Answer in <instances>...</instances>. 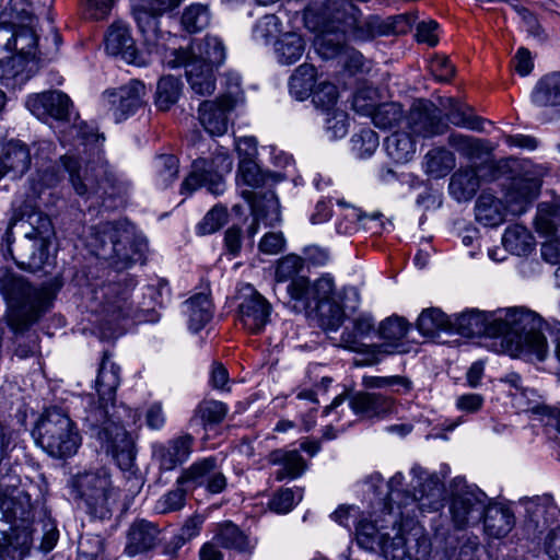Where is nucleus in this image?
Returning a JSON list of instances; mask_svg holds the SVG:
<instances>
[{
    "mask_svg": "<svg viewBox=\"0 0 560 560\" xmlns=\"http://www.w3.org/2000/svg\"><path fill=\"white\" fill-rule=\"evenodd\" d=\"M541 325L540 316L524 308L508 311L504 319L469 311L455 317L452 330L466 338L501 337L503 351L509 355L527 361H544L548 354V343L540 331Z\"/></svg>",
    "mask_w": 560,
    "mask_h": 560,
    "instance_id": "nucleus-1",
    "label": "nucleus"
},
{
    "mask_svg": "<svg viewBox=\"0 0 560 560\" xmlns=\"http://www.w3.org/2000/svg\"><path fill=\"white\" fill-rule=\"evenodd\" d=\"M443 476L436 472H430L421 466H412L410 487L411 492H400V488L404 483L405 477L401 472H396L388 481V500L389 502L397 504V512L395 508L389 504L388 516L393 518L392 523H397L398 517L404 516L402 509L408 505L417 508L421 512H433L438 511L442 506L444 498V485L443 479L450 472L448 467H443ZM413 511V509H411Z\"/></svg>",
    "mask_w": 560,
    "mask_h": 560,
    "instance_id": "nucleus-2",
    "label": "nucleus"
},
{
    "mask_svg": "<svg viewBox=\"0 0 560 560\" xmlns=\"http://www.w3.org/2000/svg\"><path fill=\"white\" fill-rule=\"evenodd\" d=\"M290 304L296 313L315 312L325 329L337 330L343 322L345 313L339 303L334 278L329 275L311 281L300 276L287 287Z\"/></svg>",
    "mask_w": 560,
    "mask_h": 560,
    "instance_id": "nucleus-3",
    "label": "nucleus"
},
{
    "mask_svg": "<svg viewBox=\"0 0 560 560\" xmlns=\"http://www.w3.org/2000/svg\"><path fill=\"white\" fill-rule=\"evenodd\" d=\"M0 293L8 304V324L16 332L36 322L51 302L47 288H35L24 277L9 270L0 275Z\"/></svg>",
    "mask_w": 560,
    "mask_h": 560,
    "instance_id": "nucleus-4",
    "label": "nucleus"
},
{
    "mask_svg": "<svg viewBox=\"0 0 560 560\" xmlns=\"http://www.w3.org/2000/svg\"><path fill=\"white\" fill-rule=\"evenodd\" d=\"M0 49L16 52L5 62L0 59L1 79L13 84L25 83L38 69L42 57H36L37 35L30 27L13 30L11 25H0Z\"/></svg>",
    "mask_w": 560,
    "mask_h": 560,
    "instance_id": "nucleus-5",
    "label": "nucleus"
},
{
    "mask_svg": "<svg viewBox=\"0 0 560 560\" xmlns=\"http://www.w3.org/2000/svg\"><path fill=\"white\" fill-rule=\"evenodd\" d=\"M541 183L538 178L515 179L508 192L505 202L491 194H481L476 202V219L486 226L501 224L508 213L520 215L524 213L529 205L538 197Z\"/></svg>",
    "mask_w": 560,
    "mask_h": 560,
    "instance_id": "nucleus-6",
    "label": "nucleus"
},
{
    "mask_svg": "<svg viewBox=\"0 0 560 560\" xmlns=\"http://www.w3.org/2000/svg\"><path fill=\"white\" fill-rule=\"evenodd\" d=\"M33 436L38 446L56 458L74 455L81 444V436L73 421L57 407L44 412Z\"/></svg>",
    "mask_w": 560,
    "mask_h": 560,
    "instance_id": "nucleus-7",
    "label": "nucleus"
},
{
    "mask_svg": "<svg viewBox=\"0 0 560 560\" xmlns=\"http://www.w3.org/2000/svg\"><path fill=\"white\" fill-rule=\"evenodd\" d=\"M98 401L91 395L81 399L84 408L83 420L88 425L97 427L104 423L108 415L109 402L115 401L116 390L120 384V368L104 353L95 382Z\"/></svg>",
    "mask_w": 560,
    "mask_h": 560,
    "instance_id": "nucleus-8",
    "label": "nucleus"
},
{
    "mask_svg": "<svg viewBox=\"0 0 560 560\" xmlns=\"http://www.w3.org/2000/svg\"><path fill=\"white\" fill-rule=\"evenodd\" d=\"M233 160L228 151L221 149L211 161L197 159L194 161L189 175L182 184V194H191L200 187H207L213 195L225 190L224 175L232 171Z\"/></svg>",
    "mask_w": 560,
    "mask_h": 560,
    "instance_id": "nucleus-9",
    "label": "nucleus"
},
{
    "mask_svg": "<svg viewBox=\"0 0 560 560\" xmlns=\"http://www.w3.org/2000/svg\"><path fill=\"white\" fill-rule=\"evenodd\" d=\"M388 523L392 524L393 518ZM377 527L374 523L366 520H360L355 525V537L358 545L366 550L381 551L385 558L399 560L406 553L407 538L402 535L401 528Z\"/></svg>",
    "mask_w": 560,
    "mask_h": 560,
    "instance_id": "nucleus-10",
    "label": "nucleus"
},
{
    "mask_svg": "<svg viewBox=\"0 0 560 560\" xmlns=\"http://www.w3.org/2000/svg\"><path fill=\"white\" fill-rule=\"evenodd\" d=\"M72 487L90 512L101 516L107 511L109 500L116 497L109 470L105 467L78 474L72 480Z\"/></svg>",
    "mask_w": 560,
    "mask_h": 560,
    "instance_id": "nucleus-11",
    "label": "nucleus"
},
{
    "mask_svg": "<svg viewBox=\"0 0 560 560\" xmlns=\"http://www.w3.org/2000/svg\"><path fill=\"white\" fill-rule=\"evenodd\" d=\"M182 2L183 0H150V12L145 10L135 12L136 22L151 52L159 54L175 46L176 36L168 32H162L156 16L173 11Z\"/></svg>",
    "mask_w": 560,
    "mask_h": 560,
    "instance_id": "nucleus-12",
    "label": "nucleus"
},
{
    "mask_svg": "<svg viewBox=\"0 0 560 560\" xmlns=\"http://www.w3.org/2000/svg\"><path fill=\"white\" fill-rule=\"evenodd\" d=\"M89 427L98 430L96 435L101 448L113 457L120 469L129 470L133 466L136 458L135 442L125 428L118 425L115 421H109L107 418L104 423L97 427Z\"/></svg>",
    "mask_w": 560,
    "mask_h": 560,
    "instance_id": "nucleus-13",
    "label": "nucleus"
},
{
    "mask_svg": "<svg viewBox=\"0 0 560 560\" xmlns=\"http://www.w3.org/2000/svg\"><path fill=\"white\" fill-rule=\"evenodd\" d=\"M455 482L464 483V487L453 495L450 508L452 521L458 529L475 526L482 520L487 494L475 486L466 485L463 478H456Z\"/></svg>",
    "mask_w": 560,
    "mask_h": 560,
    "instance_id": "nucleus-14",
    "label": "nucleus"
},
{
    "mask_svg": "<svg viewBox=\"0 0 560 560\" xmlns=\"http://www.w3.org/2000/svg\"><path fill=\"white\" fill-rule=\"evenodd\" d=\"M163 62L170 68L184 66L187 81L194 93L205 96L210 95L215 89L214 67L200 62V60H187L184 49L172 46L159 52Z\"/></svg>",
    "mask_w": 560,
    "mask_h": 560,
    "instance_id": "nucleus-15",
    "label": "nucleus"
},
{
    "mask_svg": "<svg viewBox=\"0 0 560 560\" xmlns=\"http://www.w3.org/2000/svg\"><path fill=\"white\" fill-rule=\"evenodd\" d=\"M145 86L141 81L129 83L103 93L104 106L112 113L116 122H120L136 114L144 105Z\"/></svg>",
    "mask_w": 560,
    "mask_h": 560,
    "instance_id": "nucleus-16",
    "label": "nucleus"
},
{
    "mask_svg": "<svg viewBox=\"0 0 560 560\" xmlns=\"http://www.w3.org/2000/svg\"><path fill=\"white\" fill-rule=\"evenodd\" d=\"M32 232H25V236L34 241V252L27 261H18V265L32 272L45 269L54 264V258L48 252L49 238L51 235V222L47 215L34 213L30 215Z\"/></svg>",
    "mask_w": 560,
    "mask_h": 560,
    "instance_id": "nucleus-17",
    "label": "nucleus"
},
{
    "mask_svg": "<svg viewBox=\"0 0 560 560\" xmlns=\"http://www.w3.org/2000/svg\"><path fill=\"white\" fill-rule=\"evenodd\" d=\"M195 439L189 433L173 436L151 445L152 459L160 471H172L185 464L194 452Z\"/></svg>",
    "mask_w": 560,
    "mask_h": 560,
    "instance_id": "nucleus-18",
    "label": "nucleus"
},
{
    "mask_svg": "<svg viewBox=\"0 0 560 560\" xmlns=\"http://www.w3.org/2000/svg\"><path fill=\"white\" fill-rule=\"evenodd\" d=\"M178 486L190 485L194 488L206 487L210 493H220L226 487V478L214 457H205L194 462L177 478Z\"/></svg>",
    "mask_w": 560,
    "mask_h": 560,
    "instance_id": "nucleus-19",
    "label": "nucleus"
},
{
    "mask_svg": "<svg viewBox=\"0 0 560 560\" xmlns=\"http://www.w3.org/2000/svg\"><path fill=\"white\" fill-rule=\"evenodd\" d=\"M404 125L412 135L423 138L441 135L446 130V125L438 116L433 104L424 101L413 104Z\"/></svg>",
    "mask_w": 560,
    "mask_h": 560,
    "instance_id": "nucleus-20",
    "label": "nucleus"
},
{
    "mask_svg": "<svg viewBox=\"0 0 560 560\" xmlns=\"http://www.w3.org/2000/svg\"><path fill=\"white\" fill-rule=\"evenodd\" d=\"M248 294L238 305L240 320L252 334L260 332L269 322L271 305L253 287H247Z\"/></svg>",
    "mask_w": 560,
    "mask_h": 560,
    "instance_id": "nucleus-21",
    "label": "nucleus"
},
{
    "mask_svg": "<svg viewBox=\"0 0 560 560\" xmlns=\"http://www.w3.org/2000/svg\"><path fill=\"white\" fill-rule=\"evenodd\" d=\"M237 106V98L206 101L199 105L198 119L211 136H223L229 128V115Z\"/></svg>",
    "mask_w": 560,
    "mask_h": 560,
    "instance_id": "nucleus-22",
    "label": "nucleus"
},
{
    "mask_svg": "<svg viewBox=\"0 0 560 560\" xmlns=\"http://www.w3.org/2000/svg\"><path fill=\"white\" fill-rule=\"evenodd\" d=\"M63 168L69 174V182L75 194L81 197H90L95 194L98 188L100 176L102 170L100 167L85 165L70 155L61 158Z\"/></svg>",
    "mask_w": 560,
    "mask_h": 560,
    "instance_id": "nucleus-23",
    "label": "nucleus"
},
{
    "mask_svg": "<svg viewBox=\"0 0 560 560\" xmlns=\"http://www.w3.org/2000/svg\"><path fill=\"white\" fill-rule=\"evenodd\" d=\"M105 49L109 55L118 56L128 63L138 62V49L129 26L122 21L114 22L105 36Z\"/></svg>",
    "mask_w": 560,
    "mask_h": 560,
    "instance_id": "nucleus-24",
    "label": "nucleus"
},
{
    "mask_svg": "<svg viewBox=\"0 0 560 560\" xmlns=\"http://www.w3.org/2000/svg\"><path fill=\"white\" fill-rule=\"evenodd\" d=\"M351 410L362 418H380L396 411V402L390 396L359 392L350 401Z\"/></svg>",
    "mask_w": 560,
    "mask_h": 560,
    "instance_id": "nucleus-25",
    "label": "nucleus"
},
{
    "mask_svg": "<svg viewBox=\"0 0 560 560\" xmlns=\"http://www.w3.org/2000/svg\"><path fill=\"white\" fill-rule=\"evenodd\" d=\"M31 497L23 490L11 489L0 494V522L8 526L26 523L31 513Z\"/></svg>",
    "mask_w": 560,
    "mask_h": 560,
    "instance_id": "nucleus-26",
    "label": "nucleus"
},
{
    "mask_svg": "<svg viewBox=\"0 0 560 560\" xmlns=\"http://www.w3.org/2000/svg\"><path fill=\"white\" fill-rule=\"evenodd\" d=\"M33 545L32 530L26 523L0 528V553L4 560V555L15 558L26 556Z\"/></svg>",
    "mask_w": 560,
    "mask_h": 560,
    "instance_id": "nucleus-27",
    "label": "nucleus"
},
{
    "mask_svg": "<svg viewBox=\"0 0 560 560\" xmlns=\"http://www.w3.org/2000/svg\"><path fill=\"white\" fill-rule=\"evenodd\" d=\"M409 330L408 322L399 316H390L380 325V336L384 343L380 347L385 353H405L409 351L405 338Z\"/></svg>",
    "mask_w": 560,
    "mask_h": 560,
    "instance_id": "nucleus-28",
    "label": "nucleus"
},
{
    "mask_svg": "<svg viewBox=\"0 0 560 560\" xmlns=\"http://www.w3.org/2000/svg\"><path fill=\"white\" fill-rule=\"evenodd\" d=\"M187 54V60H200V62L218 68L226 57L225 46L222 39L214 35H206L195 40Z\"/></svg>",
    "mask_w": 560,
    "mask_h": 560,
    "instance_id": "nucleus-29",
    "label": "nucleus"
},
{
    "mask_svg": "<svg viewBox=\"0 0 560 560\" xmlns=\"http://www.w3.org/2000/svg\"><path fill=\"white\" fill-rule=\"evenodd\" d=\"M30 164L28 148L18 140L8 142L3 148V156L0 158V179L7 174H12L13 177L22 176Z\"/></svg>",
    "mask_w": 560,
    "mask_h": 560,
    "instance_id": "nucleus-30",
    "label": "nucleus"
},
{
    "mask_svg": "<svg viewBox=\"0 0 560 560\" xmlns=\"http://www.w3.org/2000/svg\"><path fill=\"white\" fill-rule=\"evenodd\" d=\"M485 532L493 538L505 537L515 525V516L512 510L503 504L487 502L483 513Z\"/></svg>",
    "mask_w": 560,
    "mask_h": 560,
    "instance_id": "nucleus-31",
    "label": "nucleus"
},
{
    "mask_svg": "<svg viewBox=\"0 0 560 560\" xmlns=\"http://www.w3.org/2000/svg\"><path fill=\"white\" fill-rule=\"evenodd\" d=\"M128 300L127 291H120L118 285L107 287L102 305V315L106 324L116 325L119 320L133 315V308Z\"/></svg>",
    "mask_w": 560,
    "mask_h": 560,
    "instance_id": "nucleus-32",
    "label": "nucleus"
},
{
    "mask_svg": "<svg viewBox=\"0 0 560 560\" xmlns=\"http://www.w3.org/2000/svg\"><path fill=\"white\" fill-rule=\"evenodd\" d=\"M159 529L144 520L136 521L129 528L125 552L137 556L153 548L158 540Z\"/></svg>",
    "mask_w": 560,
    "mask_h": 560,
    "instance_id": "nucleus-33",
    "label": "nucleus"
},
{
    "mask_svg": "<svg viewBox=\"0 0 560 560\" xmlns=\"http://www.w3.org/2000/svg\"><path fill=\"white\" fill-rule=\"evenodd\" d=\"M268 462L272 465L279 466V468L273 472L277 481L295 479L300 477L305 469L304 459L296 450H276L269 454Z\"/></svg>",
    "mask_w": 560,
    "mask_h": 560,
    "instance_id": "nucleus-34",
    "label": "nucleus"
},
{
    "mask_svg": "<svg viewBox=\"0 0 560 560\" xmlns=\"http://www.w3.org/2000/svg\"><path fill=\"white\" fill-rule=\"evenodd\" d=\"M213 538L222 547L240 552L249 551L255 546L249 537L230 521H224L215 525Z\"/></svg>",
    "mask_w": 560,
    "mask_h": 560,
    "instance_id": "nucleus-35",
    "label": "nucleus"
},
{
    "mask_svg": "<svg viewBox=\"0 0 560 560\" xmlns=\"http://www.w3.org/2000/svg\"><path fill=\"white\" fill-rule=\"evenodd\" d=\"M185 313L188 316L189 329L194 332L201 330L212 317V302L208 294L198 293L185 302Z\"/></svg>",
    "mask_w": 560,
    "mask_h": 560,
    "instance_id": "nucleus-36",
    "label": "nucleus"
},
{
    "mask_svg": "<svg viewBox=\"0 0 560 560\" xmlns=\"http://www.w3.org/2000/svg\"><path fill=\"white\" fill-rule=\"evenodd\" d=\"M385 150L395 163L405 164L416 154V140L410 132L396 131L386 138Z\"/></svg>",
    "mask_w": 560,
    "mask_h": 560,
    "instance_id": "nucleus-37",
    "label": "nucleus"
},
{
    "mask_svg": "<svg viewBox=\"0 0 560 560\" xmlns=\"http://www.w3.org/2000/svg\"><path fill=\"white\" fill-rule=\"evenodd\" d=\"M305 50V42L301 35L294 32L284 33L275 43L277 60L281 65H292L301 59Z\"/></svg>",
    "mask_w": 560,
    "mask_h": 560,
    "instance_id": "nucleus-38",
    "label": "nucleus"
},
{
    "mask_svg": "<svg viewBox=\"0 0 560 560\" xmlns=\"http://www.w3.org/2000/svg\"><path fill=\"white\" fill-rule=\"evenodd\" d=\"M480 186L479 176L474 168L457 171L450 182V194L457 201H466L474 197Z\"/></svg>",
    "mask_w": 560,
    "mask_h": 560,
    "instance_id": "nucleus-39",
    "label": "nucleus"
},
{
    "mask_svg": "<svg viewBox=\"0 0 560 560\" xmlns=\"http://www.w3.org/2000/svg\"><path fill=\"white\" fill-rule=\"evenodd\" d=\"M520 504L524 506L528 517V523L541 533L549 525V517L556 512V509L549 504L547 498L534 497L522 498Z\"/></svg>",
    "mask_w": 560,
    "mask_h": 560,
    "instance_id": "nucleus-40",
    "label": "nucleus"
},
{
    "mask_svg": "<svg viewBox=\"0 0 560 560\" xmlns=\"http://www.w3.org/2000/svg\"><path fill=\"white\" fill-rule=\"evenodd\" d=\"M317 79L316 69L313 65H301L290 78L289 88L293 97L304 101L314 93Z\"/></svg>",
    "mask_w": 560,
    "mask_h": 560,
    "instance_id": "nucleus-41",
    "label": "nucleus"
},
{
    "mask_svg": "<svg viewBox=\"0 0 560 560\" xmlns=\"http://www.w3.org/2000/svg\"><path fill=\"white\" fill-rule=\"evenodd\" d=\"M533 102L538 106H556L560 104V72L545 75L536 84L532 94Z\"/></svg>",
    "mask_w": 560,
    "mask_h": 560,
    "instance_id": "nucleus-42",
    "label": "nucleus"
},
{
    "mask_svg": "<svg viewBox=\"0 0 560 560\" xmlns=\"http://www.w3.org/2000/svg\"><path fill=\"white\" fill-rule=\"evenodd\" d=\"M502 244L510 253L522 256L533 249L534 242L530 232L525 226L515 224L505 230Z\"/></svg>",
    "mask_w": 560,
    "mask_h": 560,
    "instance_id": "nucleus-43",
    "label": "nucleus"
},
{
    "mask_svg": "<svg viewBox=\"0 0 560 560\" xmlns=\"http://www.w3.org/2000/svg\"><path fill=\"white\" fill-rule=\"evenodd\" d=\"M418 330L424 337H434L441 330H452V322L440 308H427L417 320Z\"/></svg>",
    "mask_w": 560,
    "mask_h": 560,
    "instance_id": "nucleus-44",
    "label": "nucleus"
},
{
    "mask_svg": "<svg viewBox=\"0 0 560 560\" xmlns=\"http://www.w3.org/2000/svg\"><path fill=\"white\" fill-rule=\"evenodd\" d=\"M374 328V320L369 315H360L353 322V331L343 332L341 336L342 346L357 352L368 351L369 347L360 341L370 335Z\"/></svg>",
    "mask_w": 560,
    "mask_h": 560,
    "instance_id": "nucleus-45",
    "label": "nucleus"
},
{
    "mask_svg": "<svg viewBox=\"0 0 560 560\" xmlns=\"http://www.w3.org/2000/svg\"><path fill=\"white\" fill-rule=\"evenodd\" d=\"M423 166L428 175L440 178L454 168L455 156L448 150L433 149L425 154Z\"/></svg>",
    "mask_w": 560,
    "mask_h": 560,
    "instance_id": "nucleus-46",
    "label": "nucleus"
},
{
    "mask_svg": "<svg viewBox=\"0 0 560 560\" xmlns=\"http://www.w3.org/2000/svg\"><path fill=\"white\" fill-rule=\"evenodd\" d=\"M154 183L158 188L165 189L178 176V160L173 154L158 155L153 161Z\"/></svg>",
    "mask_w": 560,
    "mask_h": 560,
    "instance_id": "nucleus-47",
    "label": "nucleus"
},
{
    "mask_svg": "<svg viewBox=\"0 0 560 560\" xmlns=\"http://www.w3.org/2000/svg\"><path fill=\"white\" fill-rule=\"evenodd\" d=\"M182 82L172 77H163L158 82L155 105L161 110H168L180 97Z\"/></svg>",
    "mask_w": 560,
    "mask_h": 560,
    "instance_id": "nucleus-48",
    "label": "nucleus"
},
{
    "mask_svg": "<svg viewBox=\"0 0 560 560\" xmlns=\"http://www.w3.org/2000/svg\"><path fill=\"white\" fill-rule=\"evenodd\" d=\"M362 385L366 388H389L394 394H408L412 389V382L400 375H365L362 378Z\"/></svg>",
    "mask_w": 560,
    "mask_h": 560,
    "instance_id": "nucleus-49",
    "label": "nucleus"
},
{
    "mask_svg": "<svg viewBox=\"0 0 560 560\" xmlns=\"http://www.w3.org/2000/svg\"><path fill=\"white\" fill-rule=\"evenodd\" d=\"M447 109L448 120L453 125L471 130L482 129V120L479 117L474 116L469 107L459 104L453 98H448Z\"/></svg>",
    "mask_w": 560,
    "mask_h": 560,
    "instance_id": "nucleus-50",
    "label": "nucleus"
},
{
    "mask_svg": "<svg viewBox=\"0 0 560 560\" xmlns=\"http://www.w3.org/2000/svg\"><path fill=\"white\" fill-rule=\"evenodd\" d=\"M373 124L381 129H390L405 121L402 108L397 103L378 105L372 117Z\"/></svg>",
    "mask_w": 560,
    "mask_h": 560,
    "instance_id": "nucleus-51",
    "label": "nucleus"
},
{
    "mask_svg": "<svg viewBox=\"0 0 560 560\" xmlns=\"http://www.w3.org/2000/svg\"><path fill=\"white\" fill-rule=\"evenodd\" d=\"M282 23L275 14L259 19L253 28V39L262 45L270 44L281 32Z\"/></svg>",
    "mask_w": 560,
    "mask_h": 560,
    "instance_id": "nucleus-52",
    "label": "nucleus"
},
{
    "mask_svg": "<svg viewBox=\"0 0 560 560\" xmlns=\"http://www.w3.org/2000/svg\"><path fill=\"white\" fill-rule=\"evenodd\" d=\"M210 23V13L206 5L192 3L185 9L182 15V24L189 33H196L206 28Z\"/></svg>",
    "mask_w": 560,
    "mask_h": 560,
    "instance_id": "nucleus-53",
    "label": "nucleus"
},
{
    "mask_svg": "<svg viewBox=\"0 0 560 560\" xmlns=\"http://www.w3.org/2000/svg\"><path fill=\"white\" fill-rule=\"evenodd\" d=\"M228 413V407L217 400L201 402L195 411L194 419H200L203 425L218 424Z\"/></svg>",
    "mask_w": 560,
    "mask_h": 560,
    "instance_id": "nucleus-54",
    "label": "nucleus"
},
{
    "mask_svg": "<svg viewBox=\"0 0 560 560\" xmlns=\"http://www.w3.org/2000/svg\"><path fill=\"white\" fill-rule=\"evenodd\" d=\"M338 100L337 86L327 81H320L313 93V103L316 107L322 108L326 115L336 109L335 105Z\"/></svg>",
    "mask_w": 560,
    "mask_h": 560,
    "instance_id": "nucleus-55",
    "label": "nucleus"
},
{
    "mask_svg": "<svg viewBox=\"0 0 560 560\" xmlns=\"http://www.w3.org/2000/svg\"><path fill=\"white\" fill-rule=\"evenodd\" d=\"M303 498L302 489H280L269 502L270 510L285 514L290 512Z\"/></svg>",
    "mask_w": 560,
    "mask_h": 560,
    "instance_id": "nucleus-56",
    "label": "nucleus"
},
{
    "mask_svg": "<svg viewBox=\"0 0 560 560\" xmlns=\"http://www.w3.org/2000/svg\"><path fill=\"white\" fill-rule=\"evenodd\" d=\"M228 210L224 207L215 206L198 223L196 230L199 235H207L217 232L228 222Z\"/></svg>",
    "mask_w": 560,
    "mask_h": 560,
    "instance_id": "nucleus-57",
    "label": "nucleus"
},
{
    "mask_svg": "<svg viewBox=\"0 0 560 560\" xmlns=\"http://www.w3.org/2000/svg\"><path fill=\"white\" fill-rule=\"evenodd\" d=\"M377 106V93L372 88L361 89L353 96L352 107L361 116L372 118Z\"/></svg>",
    "mask_w": 560,
    "mask_h": 560,
    "instance_id": "nucleus-58",
    "label": "nucleus"
},
{
    "mask_svg": "<svg viewBox=\"0 0 560 560\" xmlns=\"http://www.w3.org/2000/svg\"><path fill=\"white\" fill-rule=\"evenodd\" d=\"M186 501V490L176 483V488L163 494L155 504V510L161 514L179 511Z\"/></svg>",
    "mask_w": 560,
    "mask_h": 560,
    "instance_id": "nucleus-59",
    "label": "nucleus"
},
{
    "mask_svg": "<svg viewBox=\"0 0 560 560\" xmlns=\"http://www.w3.org/2000/svg\"><path fill=\"white\" fill-rule=\"evenodd\" d=\"M352 150L359 158H368L380 144L378 136L371 129H364L352 137Z\"/></svg>",
    "mask_w": 560,
    "mask_h": 560,
    "instance_id": "nucleus-60",
    "label": "nucleus"
},
{
    "mask_svg": "<svg viewBox=\"0 0 560 560\" xmlns=\"http://www.w3.org/2000/svg\"><path fill=\"white\" fill-rule=\"evenodd\" d=\"M303 258L298 255L290 254L279 259L276 268L277 282H284L296 278L295 276L303 268Z\"/></svg>",
    "mask_w": 560,
    "mask_h": 560,
    "instance_id": "nucleus-61",
    "label": "nucleus"
},
{
    "mask_svg": "<svg viewBox=\"0 0 560 560\" xmlns=\"http://www.w3.org/2000/svg\"><path fill=\"white\" fill-rule=\"evenodd\" d=\"M107 419L115 421L118 425L125 428L137 424L140 420V415L137 410L126 406L125 404L115 405V401L109 402Z\"/></svg>",
    "mask_w": 560,
    "mask_h": 560,
    "instance_id": "nucleus-62",
    "label": "nucleus"
},
{
    "mask_svg": "<svg viewBox=\"0 0 560 560\" xmlns=\"http://www.w3.org/2000/svg\"><path fill=\"white\" fill-rule=\"evenodd\" d=\"M48 116L65 119L69 115L71 101L68 95L59 91L48 92Z\"/></svg>",
    "mask_w": 560,
    "mask_h": 560,
    "instance_id": "nucleus-63",
    "label": "nucleus"
},
{
    "mask_svg": "<svg viewBox=\"0 0 560 560\" xmlns=\"http://www.w3.org/2000/svg\"><path fill=\"white\" fill-rule=\"evenodd\" d=\"M513 406L521 412L536 411L539 406V396L536 390L526 387L518 393H510Z\"/></svg>",
    "mask_w": 560,
    "mask_h": 560,
    "instance_id": "nucleus-64",
    "label": "nucleus"
}]
</instances>
